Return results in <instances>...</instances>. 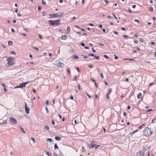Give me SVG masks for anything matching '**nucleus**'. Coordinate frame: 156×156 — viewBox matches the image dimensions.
I'll return each mask as SVG.
<instances>
[{
  "label": "nucleus",
  "instance_id": "obj_1",
  "mask_svg": "<svg viewBox=\"0 0 156 156\" xmlns=\"http://www.w3.org/2000/svg\"><path fill=\"white\" fill-rule=\"evenodd\" d=\"M153 131L148 127L146 128L144 130V135L146 136H151L153 133Z\"/></svg>",
  "mask_w": 156,
  "mask_h": 156
},
{
  "label": "nucleus",
  "instance_id": "obj_2",
  "mask_svg": "<svg viewBox=\"0 0 156 156\" xmlns=\"http://www.w3.org/2000/svg\"><path fill=\"white\" fill-rule=\"evenodd\" d=\"M60 20H58L55 21L50 20L48 21V23L50 26H53L55 25L57 26L59 25L60 24Z\"/></svg>",
  "mask_w": 156,
  "mask_h": 156
},
{
  "label": "nucleus",
  "instance_id": "obj_3",
  "mask_svg": "<svg viewBox=\"0 0 156 156\" xmlns=\"http://www.w3.org/2000/svg\"><path fill=\"white\" fill-rule=\"evenodd\" d=\"M7 61H8L7 64L9 66H12L14 64L15 60L14 59L12 58L11 57L7 58Z\"/></svg>",
  "mask_w": 156,
  "mask_h": 156
},
{
  "label": "nucleus",
  "instance_id": "obj_4",
  "mask_svg": "<svg viewBox=\"0 0 156 156\" xmlns=\"http://www.w3.org/2000/svg\"><path fill=\"white\" fill-rule=\"evenodd\" d=\"M9 121L11 124H16L17 123L16 120L12 117H10Z\"/></svg>",
  "mask_w": 156,
  "mask_h": 156
},
{
  "label": "nucleus",
  "instance_id": "obj_5",
  "mask_svg": "<svg viewBox=\"0 0 156 156\" xmlns=\"http://www.w3.org/2000/svg\"><path fill=\"white\" fill-rule=\"evenodd\" d=\"M86 145L87 147L89 148V149H91L92 148H94L96 146V145L93 144L92 143L91 144L87 143L86 144Z\"/></svg>",
  "mask_w": 156,
  "mask_h": 156
},
{
  "label": "nucleus",
  "instance_id": "obj_6",
  "mask_svg": "<svg viewBox=\"0 0 156 156\" xmlns=\"http://www.w3.org/2000/svg\"><path fill=\"white\" fill-rule=\"evenodd\" d=\"M25 111L26 113L27 114H29L30 113V108L27 107L26 102L25 103Z\"/></svg>",
  "mask_w": 156,
  "mask_h": 156
},
{
  "label": "nucleus",
  "instance_id": "obj_7",
  "mask_svg": "<svg viewBox=\"0 0 156 156\" xmlns=\"http://www.w3.org/2000/svg\"><path fill=\"white\" fill-rule=\"evenodd\" d=\"M55 65L59 67H63L64 66V64L59 61H56L55 62Z\"/></svg>",
  "mask_w": 156,
  "mask_h": 156
},
{
  "label": "nucleus",
  "instance_id": "obj_8",
  "mask_svg": "<svg viewBox=\"0 0 156 156\" xmlns=\"http://www.w3.org/2000/svg\"><path fill=\"white\" fill-rule=\"evenodd\" d=\"M29 83V82H24L22 83H20L19 85L20 87V88L22 89L23 88L26 86L27 84L28 83Z\"/></svg>",
  "mask_w": 156,
  "mask_h": 156
},
{
  "label": "nucleus",
  "instance_id": "obj_9",
  "mask_svg": "<svg viewBox=\"0 0 156 156\" xmlns=\"http://www.w3.org/2000/svg\"><path fill=\"white\" fill-rule=\"evenodd\" d=\"M50 17H49L50 18H53L58 17V14H51L49 15Z\"/></svg>",
  "mask_w": 156,
  "mask_h": 156
},
{
  "label": "nucleus",
  "instance_id": "obj_10",
  "mask_svg": "<svg viewBox=\"0 0 156 156\" xmlns=\"http://www.w3.org/2000/svg\"><path fill=\"white\" fill-rule=\"evenodd\" d=\"M138 131V129H136L134 131H133L132 132L130 133H129V135H130L131 136H132L133 134L136 132H137Z\"/></svg>",
  "mask_w": 156,
  "mask_h": 156
},
{
  "label": "nucleus",
  "instance_id": "obj_11",
  "mask_svg": "<svg viewBox=\"0 0 156 156\" xmlns=\"http://www.w3.org/2000/svg\"><path fill=\"white\" fill-rule=\"evenodd\" d=\"M55 139L57 141H60L61 140V138L58 136H55Z\"/></svg>",
  "mask_w": 156,
  "mask_h": 156
},
{
  "label": "nucleus",
  "instance_id": "obj_12",
  "mask_svg": "<svg viewBox=\"0 0 156 156\" xmlns=\"http://www.w3.org/2000/svg\"><path fill=\"white\" fill-rule=\"evenodd\" d=\"M67 38V37L66 35H63L61 37V39L63 40H66Z\"/></svg>",
  "mask_w": 156,
  "mask_h": 156
},
{
  "label": "nucleus",
  "instance_id": "obj_13",
  "mask_svg": "<svg viewBox=\"0 0 156 156\" xmlns=\"http://www.w3.org/2000/svg\"><path fill=\"white\" fill-rule=\"evenodd\" d=\"M21 130V131L24 133H26V132L20 126L18 127Z\"/></svg>",
  "mask_w": 156,
  "mask_h": 156
},
{
  "label": "nucleus",
  "instance_id": "obj_14",
  "mask_svg": "<svg viewBox=\"0 0 156 156\" xmlns=\"http://www.w3.org/2000/svg\"><path fill=\"white\" fill-rule=\"evenodd\" d=\"M8 44L9 46H12L13 44V43L12 41H8Z\"/></svg>",
  "mask_w": 156,
  "mask_h": 156
},
{
  "label": "nucleus",
  "instance_id": "obj_15",
  "mask_svg": "<svg viewBox=\"0 0 156 156\" xmlns=\"http://www.w3.org/2000/svg\"><path fill=\"white\" fill-rule=\"evenodd\" d=\"M142 95V93H139V94H138L137 95V97L138 99H140Z\"/></svg>",
  "mask_w": 156,
  "mask_h": 156
},
{
  "label": "nucleus",
  "instance_id": "obj_16",
  "mask_svg": "<svg viewBox=\"0 0 156 156\" xmlns=\"http://www.w3.org/2000/svg\"><path fill=\"white\" fill-rule=\"evenodd\" d=\"M144 152L143 151H140V156H143L144 154Z\"/></svg>",
  "mask_w": 156,
  "mask_h": 156
},
{
  "label": "nucleus",
  "instance_id": "obj_17",
  "mask_svg": "<svg viewBox=\"0 0 156 156\" xmlns=\"http://www.w3.org/2000/svg\"><path fill=\"white\" fill-rule=\"evenodd\" d=\"M68 33H69L70 32V28L69 26H68L67 28Z\"/></svg>",
  "mask_w": 156,
  "mask_h": 156
},
{
  "label": "nucleus",
  "instance_id": "obj_18",
  "mask_svg": "<svg viewBox=\"0 0 156 156\" xmlns=\"http://www.w3.org/2000/svg\"><path fill=\"white\" fill-rule=\"evenodd\" d=\"M152 131H153L154 133L156 135V127H154Z\"/></svg>",
  "mask_w": 156,
  "mask_h": 156
},
{
  "label": "nucleus",
  "instance_id": "obj_19",
  "mask_svg": "<svg viewBox=\"0 0 156 156\" xmlns=\"http://www.w3.org/2000/svg\"><path fill=\"white\" fill-rule=\"evenodd\" d=\"M112 91V89L110 88L109 90L108 91L107 94H108L110 95Z\"/></svg>",
  "mask_w": 156,
  "mask_h": 156
},
{
  "label": "nucleus",
  "instance_id": "obj_20",
  "mask_svg": "<svg viewBox=\"0 0 156 156\" xmlns=\"http://www.w3.org/2000/svg\"><path fill=\"white\" fill-rule=\"evenodd\" d=\"M44 129L46 130H48L49 129V127L47 125H45L44 127Z\"/></svg>",
  "mask_w": 156,
  "mask_h": 156
},
{
  "label": "nucleus",
  "instance_id": "obj_21",
  "mask_svg": "<svg viewBox=\"0 0 156 156\" xmlns=\"http://www.w3.org/2000/svg\"><path fill=\"white\" fill-rule=\"evenodd\" d=\"M79 58V57L77 55H75L73 56V58L75 59H78Z\"/></svg>",
  "mask_w": 156,
  "mask_h": 156
},
{
  "label": "nucleus",
  "instance_id": "obj_22",
  "mask_svg": "<svg viewBox=\"0 0 156 156\" xmlns=\"http://www.w3.org/2000/svg\"><path fill=\"white\" fill-rule=\"evenodd\" d=\"M54 148L55 150L58 149V147L56 143L54 145Z\"/></svg>",
  "mask_w": 156,
  "mask_h": 156
},
{
  "label": "nucleus",
  "instance_id": "obj_23",
  "mask_svg": "<svg viewBox=\"0 0 156 156\" xmlns=\"http://www.w3.org/2000/svg\"><path fill=\"white\" fill-rule=\"evenodd\" d=\"M45 152L47 155H48L49 156H51L50 154V153L48 151H45Z\"/></svg>",
  "mask_w": 156,
  "mask_h": 156
},
{
  "label": "nucleus",
  "instance_id": "obj_24",
  "mask_svg": "<svg viewBox=\"0 0 156 156\" xmlns=\"http://www.w3.org/2000/svg\"><path fill=\"white\" fill-rule=\"evenodd\" d=\"M149 10L150 11H152V12L153 11V7H149Z\"/></svg>",
  "mask_w": 156,
  "mask_h": 156
},
{
  "label": "nucleus",
  "instance_id": "obj_25",
  "mask_svg": "<svg viewBox=\"0 0 156 156\" xmlns=\"http://www.w3.org/2000/svg\"><path fill=\"white\" fill-rule=\"evenodd\" d=\"M145 124V123H144V124H143V125H142L140 126H139L138 127V129H141L142 128V127Z\"/></svg>",
  "mask_w": 156,
  "mask_h": 156
},
{
  "label": "nucleus",
  "instance_id": "obj_26",
  "mask_svg": "<svg viewBox=\"0 0 156 156\" xmlns=\"http://www.w3.org/2000/svg\"><path fill=\"white\" fill-rule=\"evenodd\" d=\"M88 55L89 56H91V57H93L94 56V54H91V53H89L88 54Z\"/></svg>",
  "mask_w": 156,
  "mask_h": 156
},
{
  "label": "nucleus",
  "instance_id": "obj_27",
  "mask_svg": "<svg viewBox=\"0 0 156 156\" xmlns=\"http://www.w3.org/2000/svg\"><path fill=\"white\" fill-rule=\"evenodd\" d=\"M139 40L140 42H144V40L142 38H140L139 39Z\"/></svg>",
  "mask_w": 156,
  "mask_h": 156
},
{
  "label": "nucleus",
  "instance_id": "obj_28",
  "mask_svg": "<svg viewBox=\"0 0 156 156\" xmlns=\"http://www.w3.org/2000/svg\"><path fill=\"white\" fill-rule=\"evenodd\" d=\"M31 140L32 141H33V142L34 143H36V140H35V139L34 138L32 137L31 138Z\"/></svg>",
  "mask_w": 156,
  "mask_h": 156
},
{
  "label": "nucleus",
  "instance_id": "obj_29",
  "mask_svg": "<svg viewBox=\"0 0 156 156\" xmlns=\"http://www.w3.org/2000/svg\"><path fill=\"white\" fill-rule=\"evenodd\" d=\"M94 58L97 59V60H98L100 58V57L99 56H94Z\"/></svg>",
  "mask_w": 156,
  "mask_h": 156
},
{
  "label": "nucleus",
  "instance_id": "obj_30",
  "mask_svg": "<svg viewBox=\"0 0 156 156\" xmlns=\"http://www.w3.org/2000/svg\"><path fill=\"white\" fill-rule=\"evenodd\" d=\"M47 140L48 141H49L50 142H51L52 141V140L50 138H48L47 139Z\"/></svg>",
  "mask_w": 156,
  "mask_h": 156
},
{
  "label": "nucleus",
  "instance_id": "obj_31",
  "mask_svg": "<svg viewBox=\"0 0 156 156\" xmlns=\"http://www.w3.org/2000/svg\"><path fill=\"white\" fill-rule=\"evenodd\" d=\"M11 54H13L14 55H16V53L14 51H12L11 52Z\"/></svg>",
  "mask_w": 156,
  "mask_h": 156
},
{
  "label": "nucleus",
  "instance_id": "obj_32",
  "mask_svg": "<svg viewBox=\"0 0 156 156\" xmlns=\"http://www.w3.org/2000/svg\"><path fill=\"white\" fill-rule=\"evenodd\" d=\"M86 94L87 95L88 97V98H91V97L90 96L88 93L86 92Z\"/></svg>",
  "mask_w": 156,
  "mask_h": 156
},
{
  "label": "nucleus",
  "instance_id": "obj_33",
  "mask_svg": "<svg viewBox=\"0 0 156 156\" xmlns=\"http://www.w3.org/2000/svg\"><path fill=\"white\" fill-rule=\"evenodd\" d=\"M42 4H43V5H46V3L44 1V0H42Z\"/></svg>",
  "mask_w": 156,
  "mask_h": 156
},
{
  "label": "nucleus",
  "instance_id": "obj_34",
  "mask_svg": "<svg viewBox=\"0 0 156 156\" xmlns=\"http://www.w3.org/2000/svg\"><path fill=\"white\" fill-rule=\"evenodd\" d=\"M33 48L34 49L38 51L39 50V49L37 48L36 47H33Z\"/></svg>",
  "mask_w": 156,
  "mask_h": 156
},
{
  "label": "nucleus",
  "instance_id": "obj_35",
  "mask_svg": "<svg viewBox=\"0 0 156 156\" xmlns=\"http://www.w3.org/2000/svg\"><path fill=\"white\" fill-rule=\"evenodd\" d=\"M77 83H78V88L80 90V84H79V83H78V81H77Z\"/></svg>",
  "mask_w": 156,
  "mask_h": 156
},
{
  "label": "nucleus",
  "instance_id": "obj_36",
  "mask_svg": "<svg viewBox=\"0 0 156 156\" xmlns=\"http://www.w3.org/2000/svg\"><path fill=\"white\" fill-rule=\"evenodd\" d=\"M63 14H64V13H62L59 15H58V17H61L63 16Z\"/></svg>",
  "mask_w": 156,
  "mask_h": 156
},
{
  "label": "nucleus",
  "instance_id": "obj_37",
  "mask_svg": "<svg viewBox=\"0 0 156 156\" xmlns=\"http://www.w3.org/2000/svg\"><path fill=\"white\" fill-rule=\"evenodd\" d=\"M152 110H153V109H149L147 111V112H151V111H152Z\"/></svg>",
  "mask_w": 156,
  "mask_h": 156
},
{
  "label": "nucleus",
  "instance_id": "obj_38",
  "mask_svg": "<svg viewBox=\"0 0 156 156\" xmlns=\"http://www.w3.org/2000/svg\"><path fill=\"white\" fill-rule=\"evenodd\" d=\"M80 45L82 46H83V47H84L85 46V44L84 43H80Z\"/></svg>",
  "mask_w": 156,
  "mask_h": 156
},
{
  "label": "nucleus",
  "instance_id": "obj_39",
  "mask_svg": "<svg viewBox=\"0 0 156 156\" xmlns=\"http://www.w3.org/2000/svg\"><path fill=\"white\" fill-rule=\"evenodd\" d=\"M100 146V145H96V146L95 147V149L96 150Z\"/></svg>",
  "mask_w": 156,
  "mask_h": 156
},
{
  "label": "nucleus",
  "instance_id": "obj_40",
  "mask_svg": "<svg viewBox=\"0 0 156 156\" xmlns=\"http://www.w3.org/2000/svg\"><path fill=\"white\" fill-rule=\"evenodd\" d=\"M114 58L115 59H117L118 58V57L117 56H116L115 55H114Z\"/></svg>",
  "mask_w": 156,
  "mask_h": 156
},
{
  "label": "nucleus",
  "instance_id": "obj_41",
  "mask_svg": "<svg viewBox=\"0 0 156 156\" xmlns=\"http://www.w3.org/2000/svg\"><path fill=\"white\" fill-rule=\"evenodd\" d=\"M134 21L135 22H137L138 23H140V21L139 20H136V19L134 20Z\"/></svg>",
  "mask_w": 156,
  "mask_h": 156
},
{
  "label": "nucleus",
  "instance_id": "obj_42",
  "mask_svg": "<svg viewBox=\"0 0 156 156\" xmlns=\"http://www.w3.org/2000/svg\"><path fill=\"white\" fill-rule=\"evenodd\" d=\"M58 116L59 117L60 119H62V116L60 114H58Z\"/></svg>",
  "mask_w": 156,
  "mask_h": 156
},
{
  "label": "nucleus",
  "instance_id": "obj_43",
  "mask_svg": "<svg viewBox=\"0 0 156 156\" xmlns=\"http://www.w3.org/2000/svg\"><path fill=\"white\" fill-rule=\"evenodd\" d=\"M104 57L105 58H107L108 59H109L107 55H104Z\"/></svg>",
  "mask_w": 156,
  "mask_h": 156
},
{
  "label": "nucleus",
  "instance_id": "obj_44",
  "mask_svg": "<svg viewBox=\"0 0 156 156\" xmlns=\"http://www.w3.org/2000/svg\"><path fill=\"white\" fill-rule=\"evenodd\" d=\"M41 7L40 6H39L38 7V11H40L41 9Z\"/></svg>",
  "mask_w": 156,
  "mask_h": 156
},
{
  "label": "nucleus",
  "instance_id": "obj_45",
  "mask_svg": "<svg viewBox=\"0 0 156 156\" xmlns=\"http://www.w3.org/2000/svg\"><path fill=\"white\" fill-rule=\"evenodd\" d=\"M100 76H101V78H103V74L102 73H100Z\"/></svg>",
  "mask_w": 156,
  "mask_h": 156
},
{
  "label": "nucleus",
  "instance_id": "obj_46",
  "mask_svg": "<svg viewBox=\"0 0 156 156\" xmlns=\"http://www.w3.org/2000/svg\"><path fill=\"white\" fill-rule=\"evenodd\" d=\"M45 109L47 113H49V112L48 111V108L47 107H45Z\"/></svg>",
  "mask_w": 156,
  "mask_h": 156
},
{
  "label": "nucleus",
  "instance_id": "obj_47",
  "mask_svg": "<svg viewBox=\"0 0 156 156\" xmlns=\"http://www.w3.org/2000/svg\"><path fill=\"white\" fill-rule=\"evenodd\" d=\"M134 42L136 44H137L138 42V41L137 40H135L134 41Z\"/></svg>",
  "mask_w": 156,
  "mask_h": 156
},
{
  "label": "nucleus",
  "instance_id": "obj_48",
  "mask_svg": "<svg viewBox=\"0 0 156 156\" xmlns=\"http://www.w3.org/2000/svg\"><path fill=\"white\" fill-rule=\"evenodd\" d=\"M1 85L4 87H6L4 83H2Z\"/></svg>",
  "mask_w": 156,
  "mask_h": 156
},
{
  "label": "nucleus",
  "instance_id": "obj_49",
  "mask_svg": "<svg viewBox=\"0 0 156 156\" xmlns=\"http://www.w3.org/2000/svg\"><path fill=\"white\" fill-rule=\"evenodd\" d=\"M21 35H22L25 37H26L27 36V34L24 33H22L21 34H20Z\"/></svg>",
  "mask_w": 156,
  "mask_h": 156
},
{
  "label": "nucleus",
  "instance_id": "obj_50",
  "mask_svg": "<svg viewBox=\"0 0 156 156\" xmlns=\"http://www.w3.org/2000/svg\"><path fill=\"white\" fill-rule=\"evenodd\" d=\"M42 15L43 16H44L46 15V13L45 12H43L42 13Z\"/></svg>",
  "mask_w": 156,
  "mask_h": 156
},
{
  "label": "nucleus",
  "instance_id": "obj_51",
  "mask_svg": "<svg viewBox=\"0 0 156 156\" xmlns=\"http://www.w3.org/2000/svg\"><path fill=\"white\" fill-rule=\"evenodd\" d=\"M6 121H4L3 122H0V124H5L6 123Z\"/></svg>",
  "mask_w": 156,
  "mask_h": 156
},
{
  "label": "nucleus",
  "instance_id": "obj_52",
  "mask_svg": "<svg viewBox=\"0 0 156 156\" xmlns=\"http://www.w3.org/2000/svg\"><path fill=\"white\" fill-rule=\"evenodd\" d=\"M155 120V118H154L152 120L151 123H153Z\"/></svg>",
  "mask_w": 156,
  "mask_h": 156
},
{
  "label": "nucleus",
  "instance_id": "obj_53",
  "mask_svg": "<svg viewBox=\"0 0 156 156\" xmlns=\"http://www.w3.org/2000/svg\"><path fill=\"white\" fill-rule=\"evenodd\" d=\"M122 37H124L128 38V36L125 35H123Z\"/></svg>",
  "mask_w": 156,
  "mask_h": 156
},
{
  "label": "nucleus",
  "instance_id": "obj_54",
  "mask_svg": "<svg viewBox=\"0 0 156 156\" xmlns=\"http://www.w3.org/2000/svg\"><path fill=\"white\" fill-rule=\"evenodd\" d=\"M20 88V85L19 86H17L16 87H15L14 88V89H16L18 88Z\"/></svg>",
  "mask_w": 156,
  "mask_h": 156
},
{
  "label": "nucleus",
  "instance_id": "obj_55",
  "mask_svg": "<svg viewBox=\"0 0 156 156\" xmlns=\"http://www.w3.org/2000/svg\"><path fill=\"white\" fill-rule=\"evenodd\" d=\"M91 80H92V81L94 82V83H95V82H96V81L94 79H91Z\"/></svg>",
  "mask_w": 156,
  "mask_h": 156
},
{
  "label": "nucleus",
  "instance_id": "obj_56",
  "mask_svg": "<svg viewBox=\"0 0 156 156\" xmlns=\"http://www.w3.org/2000/svg\"><path fill=\"white\" fill-rule=\"evenodd\" d=\"M98 44L99 45L102 46H104V44H103L101 43H98Z\"/></svg>",
  "mask_w": 156,
  "mask_h": 156
},
{
  "label": "nucleus",
  "instance_id": "obj_57",
  "mask_svg": "<svg viewBox=\"0 0 156 156\" xmlns=\"http://www.w3.org/2000/svg\"><path fill=\"white\" fill-rule=\"evenodd\" d=\"M151 45H154L155 44V42H154V41H152V42H151Z\"/></svg>",
  "mask_w": 156,
  "mask_h": 156
},
{
  "label": "nucleus",
  "instance_id": "obj_58",
  "mask_svg": "<svg viewBox=\"0 0 156 156\" xmlns=\"http://www.w3.org/2000/svg\"><path fill=\"white\" fill-rule=\"evenodd\" d=\"M94 84H95V87H96V88H98V85L97 83L96 82H95V83H94Z\"/></svg>",
  "mask_w": 156,
  "mask_h": 156
},
{
  "label": "nucleus",
  "instance_id": "obj_59",
  "mask_svg": "<svg viewBox=\"0 0 156 156\" xmlns=\"http://www.w3.org/2000/svg\"><path fill=\"white\" fill-rule=\"evenodd\" d=\"M113 15V16L116 19H117V18L116 17V16H115V15L114 14H112Z\"/></svg>",
  "mask_w": 156,
  "mask_h": 156
},
{
  "label": "nucleus",
  "instance_id": "obj_60",
  "mask_svg": "<svg viewBox=\"0 0 156 156\" xmlns=\"http://www.w3.org/2000/svg\"><path fill=\"white\" fill-rule=\"evenodd\" d=\"M73 97L72 95H71L70 97V99L71 100H73Z\"/></svg>",
  "mask_w": 156,
  "mask_h": 156
},
{
  "label": "nucleus",
  "instance_id": "obj_61",
  "mask_svg": "<svg viewBox=\"0 0 156 156\" xmlns=\"http://www.w3.org/2000/svg\"><path fill=\"white\" fill-rule=\"evenodd\" d=\"M130 108H131V107L129 105H128L127 106V108L129 110L130 109Z\"/></svg>",
  "mask_w": 156,
  "mask_h": 156
},
{
  "label": "nucleus",
  "instance_id": "obj_62",
  "mask_svg": "<svg viewBox=\"0 0 156 156\" xmlns=\"http://www.w3.org/2000/svg\"><path fill=\"white\" fill-rule=\"evenodd\" d=\"M53 154L54 156H58L57 154L55 152H54Z\"/></svg>",
  "mask_w": 156,
  "mask_h": 156
},
{
  "label": "nucleus",
  "instance_id": "obj_63",
  "mask_svg": "<svg viewBox=\"0 0 156 156\" xmlns=\"http://www.w3.org/2000/svg\"><path fill=\"white\" fill-rule=\"evenodd\" d=\"M39 37L41 39L42 38V37L41 34H39Z\"/></svg>",
  "mask_w": 156,
  "mask_h": 156
},
{
  "label": "nucleus",
  "instance_id": "obj_64",
  "mask_svg": "<svg viewBox=\"0 0 156 156\" xmlns=\"http://www.w3.org/2000/svg\"><path fill=\"white\" fill-rule=\"evenodd\" d=\"M11 31H12V32L14 33L15 32V30L13 28H12L11 29Z\"/></svg>",
  "mask_w": 156,
  "mask_h": 156
}]
</instances>
